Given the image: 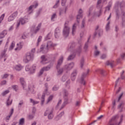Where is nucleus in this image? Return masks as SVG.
Segmentation results:
<instances>
[{"label":"nucleus","instance_id":"6","mask_svg":"<svg viewBox=\"0 0 125 125\" xmlns=\"http://www.w3.org/2000/svg\"><path fill=\"white\" fill-rule=\"evenodd\" d=\"M50 65L42 68L38 74V77H41V76L43 74V72H44V71H49V70H50Z\"/></svg>","mask_w":125,"mask_h":125},{"label":"nucleus","instance_id":"7","mask_svg":"<svg viewBox=\"0 0 125 125\" xmlns=\"http://www.w3.org/2000/svg\"><path fill=\"white\" fill-rule=\"evenodd\" d=\"M26 23H27V21L25 19L23 18L20 19L17 22V26H16L17 29H18V28H19V26H20L21 24V25H24V24H26Z\"/></svg>","mask_w":125,"mask_h":125},{"label":"nucleus","instance_id":"53","mask_svg":"<svg viewBox=\"0 0 125 125\" xmlns=\"http://www.w3.org/2000/svg\"><path fill=\"white\" fill-rule=\"evenodd\" d=\"M74 58H75V55H70L68 59H67V60H72L73 59H74Z\"/></svg>","mask_w":125,"mask_h":125},{"label":"nucleus","instance_id":"56","mask_svg":"<svg viewBox=\"0 0 125 125\" xmlns=\"http://www.w3.org/2000/svg\"><path fill=\"white\" fill-rule=\"evenodd\" d=\"M56 18V14L54 13L53 14V15L51 17V20L52 21H53L54 19Z\"/></svg>","mask_w":125,"mask_h":125},{"label":"nucleus","instance_id":"41","mask_svg":"<svg viewBox=\"0 0 125 125\" xmlns=\"http://www.w3.org/2000/svg\"><path fill=\"white\" fill-rule=\"evenodd\" d=\"M100 74H101V76H102V77H106V76H107V74H104V73L105 72V71L103 70V69H101L99 70Z\"/></svg>","mask_w":125,"mask_h":125},{"label":"nucleus","instance_id":"21","mask_svg":"<svg viewBox=\"0 0 125 125\" xmlns=\"http://www.w3.org/2000/svg\"><path fill=\"white\" fill-rule=\"evenodd\" d=\"M14 69L16 71H21L23 69V66L21 64H18L14 67Z\"/></svg>","mask_w":125,"mask_h":125},{"label":"nucleus","instance_id":"61","mask_svg":"<svg viewBox=\"0 0 125 125\" xmlns=\"http://www.w3.org/2000/svg\"><path fill=\"white\" fill-rule=\"evenodd\" d=\"M66 2H67V0H62V6H64Z\"/></svg>","mask_w":125,"mask_h":125},{"label":"nucleus","instance_id":"19","mask_svg":"<svg viewBox=\"0 0 125 125\" xmlns=\"http://www.w3.org/2000/svg\"><path fill=\"white\" fill-rule=\"evenodd\" d=\"M77 26H78V24L75 23L73 24L72 26V36H75V34H76V31L77 30Z\"/></svg>","mask_w":125,"mask_h":125},{"label":"nucleus","instance_id":"11","mask_svg":"<svg viewBox=\"0 0 125 125\" xmlns=\"http://www.w3.org/2000/svg\"><path fill=\"white\" fill-rule=\"evenodd\" d=\"M61 33V30L60 28L57 27L55 30V37L56 39H58L60 37V34Z\"/></svg>","mask_w":125,"mask_h":125},{"label":"nucleus","instance_id":"4","mask_svg":"<svg viewBox=\"0 0 125 125\" xmlns=\"http://www.w3.org/2000/svg\"><path fill=\"white\" fill-rule=\"evenodd\" d=\"M34 58V55L31 52L27 53L23 58V61L24 63H28Z\"/></svg>","mask_w":125,"mask_h":125},{"label":"nucleus","instance_id":"22","mask_svg":"<svg viewBox=\"0 0 125 125\" xmlns=\"http://www.w3.org/2000/svg\"><path fill=\"white\" fill-rule=\"evenodd\" d=\"M41 59L42 61L41 62V63H42V64H46V61H47V59L45 58V56H42L41 57Z\"/></svg>","mask_w":125,"mask_h":125},{"label":"nucleus","instance_id":"35","mask_svg":"<svg viewBox=\"0 0 125 125\" xmlns=\"http://www.w3.org/2000/svg\"><path fill=\"white\" fill-rule=\"evenodd\" d=\"M14 46H15V42H13L11 43V45H10V47H9V50H12V49L13 48H14Z\"/></svg>","mask_w":125,"mask_h":125},{"label":"nucleus","instance_id":"58","mask_svg":"<svg viewBox=\"0 0 125 125\" xmlns=\"http://www.w3.org/2000/svg\"><path fill=\"white\" fill-rule=\"evenodd\" d=\"M63 93H64V96H65V97L68 96V91H67V90L64 89V90H63Z\"/></svg>","mask_w":125,"mask_h":125},{"label":"nucleus","instance_id":"42","mask_svg":"<svg viewBox=\"0 0 125 125\" xmlns=\"http://www.w3.org/2000/svg\"><path fill=\"white\" fill-rule=\"evenodd\" d=\"M9 90H6L1 93V95L2 96H5V95H6V94H8V93H9Z\"/></svg>","mask_w":125,"mask_h":125},{"label":"nucleus","instance_id":"34","mask_svg":"<svg viewBox=\"0 0 125 125\" xmlns=\"http://www.w3.org/2000/svg\"><path fill=\"white\" fill-rule=\"evenodd\" d=\"M24 104V101L23 100L21 101L18 105L19 109H21L22 105Z\"/></svg>","mask_w":125,"mask_h":125},{"label":"nucleus","instance_id":"16","mask_svg":"<svg viewBox=\"0 0 125 125\" xmlns=\"http://www.w3.org/2000/svg\"><path fill=\"white\" fill-rule=\"evenodd\" d=\"M23 45H24V43L22 42H20L17 44V47L15 49V51H17V50H20L22 47H23Z\"/></svg>","mask_w":125,"mask_h":125},{"label":"nucleus","instance_id":"52","mask_svg":"<svg viewBox=\"0 0 125 125\" xmlns=\"http://www.w3.org/2000/svg\"><path fill=\"white\" fill-rule=\"evenodd\" d=\"M31 73H35V71L36 70V66L35 65H33L32 67L30 69Z\"/></svg>","mask_w":125,"mask_h":125},{"label":"nucleus","instance_id":"12","mask_svg":"<svg viewBox=\"0 0 125 125\" xmlns=\"http://www.w3.org/2000/svg\"><path fill=\"white\" fill-rule=\"evenodd\" d=\"M119 7H120V8H123V7H125V2H117L116 4L115 9H118Z\"/></svg>","mask_w":125,"mask_h":125},{"label":"nucleus","instance_id":"43","mask_svg":"<svg viewBox=\"0 0 125 125\" xmlns=\"http://www.w3.org/2000/svg\"><path fill=\"white\" fill-rule=\"evenodd\" d=\"M24 123H25V119H24V118H21L20 120L19 125H24Z\"/></svg>","mask_w":125,"mask_h":125},{"label":"nucleus","instance_id":"36","mask_svg":"<svg viewBox=\"0 0 125 125\" xmlns=\"http://www.w3.org/2000/svg\"><path fill=\"white\" fill-rule=\"evenodd\" d=\"M30 100L31 103H32L33 105H36V104H39V101H35L32 99H30Z\"/></svg>","mask_w":125,"mask_h":125},{"label":"nucleus","instance_id":"33","mask_svg":"<svg viewBox=\"0 0 125 125\" xmlns=\"http://www.w3.org/2000/svg\"><path fill=\"white\" fill-rule=\"evenodd\" d=\"M50 111H52V109L48 108L45 111L44 115V116H47V115H49L50 114Z\"/></svg>","mask_w":125,"mask_h":125},{"label":"nucleus","instance_id":"45","mask_svg":"<svg viewBox=\"0 0 125 125\" xmlns=\"http://www.w3.org/2000/svg\"><path fill=\"white\" fill-rule=\"evenodd\" d=\"M110 21H108L106 24L105 26L106 31H109V30H110Z\"/></svg>","mask_w":125,"mask_h":125},{"label":"nucleus","instance_id":"26","mask_svg":"<svg viewBox=\"0 0 125 125\" xmlns=\"http://www.w3.org/2000/svg\"><path fill=\"white\" fill-rule=\"evenodd\" d=\"M83 65H84V59H83V58H82L80 61V67L82 69H83Z\"/></svg>","mask_w":125,"mask_h":125},{"label":"nucleus","instance_id":"46","mask_svg":"<svg viewBox=\"0 0 125 125\" xmlns=\"http://www.w3.org/2000/svg\"><path fill=\"white\" fill-rule=\"evenodd\" d=\"M58 89H59V86H58V85H54L53 87L52 90H53V91H57Z\"/></svg>","mask_w":125,"mask_h":125},{"label":"nucleus","instance_id":"25","mask_svg":"<svg viewBox=\"0 0 125 125\" xmlns=\"http://www.w3.org/2000/svg\"><path fill=\"white\" fill-rule=\"evenodd\" d=\"M66 10L67 9L66 8L65 9H60V15H63V14H65Z\"/></svg>","mask_w":125,"mask_h":125},{"label":"nucleus","instance_id":"1","mask_svg":"<svg viewBox=\"0 0 125 125\" xmlns=\"http://www.w3.org/2000/svg\"><path fill=\"white\" fill-rule=\"evenodd\" d=\"M101 0H98L97 3V8L99 9V11H96V10H95L91 13V11H92L93 9H94V7H93V6L90 7L88 16H90V15H91L92 14V15H93V16H97L98 17H99L100 15H101V13H102L103 7L102 5L101 4Z\"/></svg>","mask_w":125,"mask_h":125},{"label":"nucleus","instance_id":"13","mask_svg":"<svg viewBox=\"0 0 125 125\" xmlns=\"http://www.w3.org/2000/svg\"><path fill=\"white\" fill-rule=\"evenodd\" d=\"M62 82H66L67 84L70 83V79H69V75H64L62 78Z\"/></svg>","mask_w":125,"mask_h":125},{"label":"nucleus","instance_id":"51","mask_svg":"<svg viewBox=\"0 0 125 125\" xmlns=\"http://www.w3.org/2000/svg\"><path fill=\"white\" fill-rule=\"evenodd\" d=\"M41 27H42V23H40L38 25L37 27V29H36L35 33H37L39 31L40 29L41 28Z\"/></svg>","mask_w":125,"mask_h":125},{"label":"nucleus","instance_id":"20","mask_svg":"<svg viewBox=\"0 0 125 125\" xmlns=\"http://www.w3.org/2000/svg\"><path fill=\"white\" fill-rule=\"evenodd\" d=\"M99 26H97L96 28H95V32L94 33V36H96V35H97L98 34L99 37H100V33H101L102 32V31H101V30H99Z\"/></svg>","mask_w":125,"mask_h":125},{"label":"nucleus","instance_id":"47","mask_svg":"<svg viewBox=\"0 0 125 125\" xmlns=\"http://www.w3.org/2000/svg\"><path fill=\"white\" fill-rule=\"evenodd\" d=\"M85 27V20H83L82 21V25H81V28L82 29H83Z\"/></svg>","mask_w":125,"mask_h":125},{"label":"nucleus","instance_id":"64","mask_svg":"<svg viewBox=\"0 0 125 125\" xmlns=\"http://www.w3.org/2000/svg\"><path fill=\"white\" fill-rule=\"evenodd\" d=\"M107 57V56L105 54H103L101 56V59H105Z\"/></svg>","mask_w":125,"mask_h":125},{"label":"nucleus","instance_id":"50","mask_svg":"<svg viewBox=\"0 0 125 125\" xmlns=\"http://www.w3.org/2000/svg\"><path fill=\"white\" fill-rule=\"evenodd\" d=\"M83 15L82 14H78L77 17V23H80V21H79V19H81L82 18Z\"/></svg>","mask_w":125,"mask_h":125},{"label":"nucleus","instance_id":"31","mask_svg":"<svg viewBox=\"0 0 125 125\" xmlns=\"http://www.w3.org/2000/svg\"><path fill=\"white\" fill-rule=\"evenodd\" d=\"M122 15H123V22L122 24L124 26H125V12H122Z\"/></svg>","mask_w":125,"mask_h":125},{"label":"nucleus","instance_id":"23","mask_svg":"<svg viewBox=\"0 0 125 125\" xmlns=\"http://www.w3.org/2000/svg\"><path fill=\"white\" fill-rule=\"evenodd\" d=\"M106 64L107 65V66H110L111 68H113L114 67V61H109L106 62Z\"/></svg>","mask_w":125,"mask_h":125},{"label":"nucleus","instance_id":"57","mask_svg":"<svg viewBox=\"0 0 125 125\" xmlns=\"http://www.w3.org/2000/svg\"><path fill=\"white\" fill-rule=\"evenodd\" d=\"M42 37L41 36H40L38 39V42H37V46L39 45V43L40 42H42Z\"/></svg>","mask_w":125,"mask_h":125},{"label":"nucleus","instance_id":"38","mask_svg":"<svg viewBox=\"0 0 125 125\" xmlns=\"http://www.w3.org/2000/svg\"><path fill=\"white\" fill-rule=\"evenodd\" d=\"M52 36V34H51V33H49L47 36L45 37V40L46 41H47V40H50V39H51V37Z\"/></svg>","mask_w":125,"mask_h":125},{"label":"nucleus","instance_id":"60","mask_svg":"<svg viewBox=\"0 0 125 125\" xmlns=\"http://www.w3.org/2000/svg\"><path fill=\"white\" fill-rule=\"evenodd\" d=\"M8 76H9V74H5L3 75V76H2V79H6V78L8 77Z\"/></svg>","mask_w":125,"mask_h":125},{"label":"nucleus","instance_id":"49","mask_svg":"<svg viewBox=\"0 0 125 125\" xmlns=\"http://www.w3.org/2000/svg\"><path fill=\"white\" fill-rule=\"evenodd\" d=\"M13 111H14L13 108H12L10 112V115H9L8 116L6 117V120H9V119H10V117H11V116H12V114H13Z\"/></svg>","mask_w":125,"mask_h":125},{"label":"nucleus","instance_id":"30","mask_svg":"<svg viewBox=\"0 0 125 125\" xmlns=\"http://www.w3.org/2000/svg\"><path fill=\"white\" fill-rule=\"evenodd\" d=\"M100 54V51L98 50H95L94 55L95 57H97V56H99V55Z\"/></svg>","mask_w":125,"mask_h":125},{"label":"nucleus","instance_id":"44","mask_svg":"<svg viewBox=\"0 0 125 125\" xmlns=\"http://www.w3.org/2000/svg\"><path fill=\"white\" fill-rule=\"evenodd\" d=\"M45 96V94L43 93L42 95V102H41V104L43 105V103H44V97Z\"/></svg>","mask_w":125,"mask_h":125},{"label":"nucleus","instance_id":"28","mask_svg":"<svg viewBox=\"0 0 125 125\" xmlns=\"http://www.w3.org/2000/svg\"><path fill=\"white\" fill-rule=\"evenodd\" d=\"M57 69L58 75H61L63 73V68H59Z\"/></svg>","mask_w":125,"mask_h":125},{"label":"nucleus","instance_id":"55","mask_svg":"<svg viewBox=\"0 0 125 125\" xmlns=\"http://www.w3.org/2000/svg\"><path fill=\"white\" fill-rule=\"evenodd\" d=\"M6 83H7V82L6 80H4L1 82L0 84L1 85H5Z\"/></svg>","mask_w":125,"mask_h":125},{"label":"nucleus","instance_id":"10","mask_svg":"<svg viewBox=\"0 0 125 125\" xmlns=\"http://www.w3.org/2000/svg\"><path fill=\"white\" fill-rule=\"evenodd\" d=\"M75 66V63L74 62H71L70 63H68L65 65L64 66V68L66 70H68L70 71V70H72L73 68H74V66Z\"/></svg>","mask_w":125,"mask_h":125},{"label":"nucleus","instance_id":"40","mask_svg":"<svg viewBox=\"0 0 125 125\" xmlns=\"http://www.w3.org/2000/svg\"><path fill=\"white\" fill-rule=\"evenodd\" d=\"M53 111H50V113H49L48 115V118L49 120H51L53 118V114H52Z\"/></svg>","mask_w":125,"mask_h":125},{"label":"nucleus","instance_id":"54","mask_svg":"<svg viewBox=\"0 0 125 125\" xmlns=\"http://www.w3.org/2000/svg\"><path fill=\"white\" fill-rule=\"evenodd\" d=\"M53 98V96H52V95L50 96L48 99L47 101V104L49 102H50V101H51V100H52Z\"/></svg>","mask_w":125,"mask_h":125},{"label":"nucleus","instance_id":"37","mask_svg":"<svg viewBox=\"0 0 125 125\" xmlns=\"http://www.w3.org/2000/svg\"><path fill=\"white\" fill-rule=\"evenodd\" d=\"M81 52H82V45H80L77 50H76V53H78V54H80Z\"/></svg>","mask_w":125,"mask_h":125},{"label":"nucleus","instance_id":"62","mask_svg":"<svg viewBox=\"0 0 125 125\" xmlns=\"http://www.w3.org/2000/svg\"><path fill=\"white\" fill-rule=\"evenodd\" d=\"M17 87H18L17 85L12 86V88H13L14 90H15V91H17V90L18 89Z\"/></svg>","mask_w":125,"mask_h":125},{"label":"nucleus","instance_id":"24","mask_svg":"<svg viewBox=\"0 0 125 125\" xmlns=\"http://www.w3.org/2000/svg\"><path fill=\"white\" fill-rule=\"evenodd\" d=\"M7 34V31L6 30H4L1 33H0V39H3L4 38V36Z\"/></svg>","mask_w":125,"mask_h":125},{"label":"nucleus","instance_id":"2","mask_svg":"<svg viewBox=\"0 0 125 125\" xmlns=\"http://www.w3.org/2000/svg\"><path fill=\"white\" fill-rule=\"evenodd\" d=\"M56 46V44L53 43L51 41H48L46 44H42L40 47L39 52H42V53H47L48 50L51 47Z\"/></svg>","mask_w":125,"mask_h":125},{"label":"nucleus","instance_id":"27","mask_svg":"<svg viewBox=\"0 0 125 125\" xmlns=\"http://www.w3.org/2000/svg\"><path fill=\"white\" fill-rule=\"evenodd\" d=\"M83 49L84 51H87L88 50V40L87 41V42L85 43Z\"/></svg>","mask_w":125,"mask_h":125},{"label":"nucleus","instance_id":"48","mask_svg":"<svg viewBox=\"0 0 125 125\" xmlns=\"http://www.w3.org/2000/svg\"><path fill=\"white\" fill-rule=\"evenodd\" d=\"M124 120V115L122 114L121 116H120V121L119 122V123L117 125H121V124H122V123H123V121Z\"/></svg>","mask_w":125,"mask_h":125},{"label":"nucleus","instance_id":"18","mask_svg":"<svg viewBox=\"0 0 125 125\" xmlns=\"http://www.w3.org/2000/svg\"><path fill=\"white\" fill-rule=\"evenodd\" d=\"M76 77H77V70H74L71 74V80L73 81H75L76 80Z\"/></svg>","mask_w":125,"mask_h":125},{"label":"nucleus","instance_id":"17","mask_svg":"<svg viewBox=\"0 0 125 125\" xmlns=\"http://www.w3.org/2000/svg\"><path fill=\"white\" fill-rule=\"evenodd\" d=\"M20 82L23 86V89H25V86H26V82H25V79L23 77H21L20 79Z\"/></svg>","mask_w":125,"mask_h":125},{"label":"nucleus","instance_id":"32","mask_svg":"<svg viewBox=\"0 0 125 125\" xmlns=\"http://www.w3.org/2000/svg\"><path fill=\"white\" fill-rule=\"evenodd\" d=\"M10 96L9 97L7 101V103H6L7 106H9V105H11V104H12V100L10 101Z\"/></svg>","mask_w":125,"mask_h":125},{"label":"nucleus","instance_id":"15","mask_svg":"<svg viewBox=\"0 0 125 125\" xmlns=\"http://www.w3.org/2000/svg\"><path fill=\"white\" fill-rule=\"evenodd\" d=\"M63 56L61 57L59 60L58 61V63L57 65V69H59L61 65H62V63H63Z\"/></svg>","mask_w":125,"mask_h":125},{"label":"nucleus","instance_id":"9","mask_svg":"<svg viewBox=\"0 0 125 125\" xmlns=\"http://www.w3.org/2000/svg\"><path fill=\"white\" fill-rule=\"evenodd\" d=\"M38 5H39V3H38V2L36 1L35 5H31V6H30L27 9V11L28 13L29 14L32 13L33 11V8H37Z\"/></svg>","mask_w":125,"mask_h":125},{"label":"nucleus","instance_id":"59","mask_svg":"<svg viewBox=\"0 0 125 125\" xmlns=\"http://www.w3.org/2000/svg\"><path fill=\"white\" fill-rule=\"evenodd\" d=\"M4 14H3L0 17V23H1V21L3 20V18H4Z\"/></svg>","mask_w":125,"mask_h":125},{"label":"nucleus","instance_id":"39","mask_svg":"<svg viewBox=\"0 0 125 125\" xmlns=\"http://www.w3.org/2000/svg\"><path fill=\"white\" fill-rule=\"evenodd\" d=\"M59 2H60V0H57L56 4L53 6V8H57L59 6Z\"/></svg>","mask_w":125,"mask_h":125},{"label":"nucleus","instance_id":"29","mask_svg":"<svg viewBox=\"0 0 125 125\" xmlns=\"http://www.w3.org/2000/svg\"><path fill=\"white\" fill-rule=\"evenodd\" d=\"M63 115H64V112H62L59 115H58L55 118L56 121H59V120L60 119V118H61V117L63 116Z\"/></svg>","mask_w":125,"mask_h":125},{"label":"nucleus","instance_id":"8","mask_svg":"<svg viewBox=\"0 0 125 125\" xmlns=\"http://www.w3.org/2000/svg\"><path fill=\"white\" fill-rule=\"evenodd\" d=\"M18 15V12L16 11L14 12L12 15H11L8 18V21L9 22H11V21H13L14 19H15V17H16Z\"/></svg>","mask_w":125,"mask_h":125},{"label":"nucleus","instance_id":"14","mask_svg":"<svg viewBox=\"0 0 125 125\" xmlns=\"http://www.w3.org/2000/svg\"><path fill=\"white\" fill-rule=\"evenodd\" d=\"M124 106H125L124 102H122L117 106L118 109H119L120 113L124 111Z\"/></svg>","mask_w":125,"mask_h":125},{"label":"nucleus","instance_id":"63","mask_svg":"<svg viewBox=\"0 0 125 125\" xmlns=\"http://www.w3.org/2000/svg\"><path fill=\"white\" fill-rule=\"evenodd\" d=\"M120 19V15L119 14V12H116V20H119Z\"/></svg>","mask_w":125,"mask_h":125},{"label":"nucleus","instance_id":"3","mask_svg":"<svg viewBox=\"0 0 125 125\" xmlns=\"http://www.w3.org/2000/svg\"><path fill=\"white\" fill-rule=\"evenodd\" d=\"M88 73H89V69H87L86 72H83L79 80V83H80L83 84V85L85 84V81L84 80V79L86 78L87 76L88 75Z\"/></svg>","mask_w":125,"mask_h":125},{"label":"nucleus","instance_id":"5","mask_svg":"<svg viewBox=\"0 0 125 125\" xmlns=\"http://www.w3.org/2000/svg\"><path fill=\"white\" fill-rule=\"evenodd\" d=\"M62 33L64 37H65V38H67L70 33V27H69L68 26H64Z\"/></svg>","mask_w":125,"mask_h":125}]
</instances>
